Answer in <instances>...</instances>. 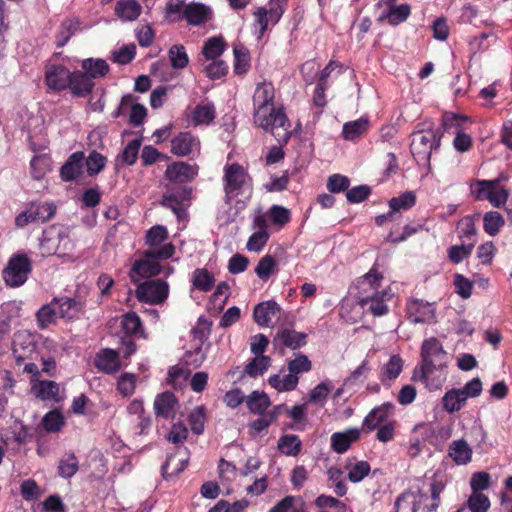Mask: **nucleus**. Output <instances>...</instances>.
I'll list each match as a JSON object with an SVG mask.
<instances>
[{
  "mask_svg": "<svg viewBox=\"0 0 512 512\" xmlns=\"http://www.w3.org/2000/svg\"><path fill=\"white\" fill-rule=\"evenodd\" d=\"M85 154L82 151L72 153L60 169V177L65 182L77 179L84 166Z\"/></svg>",
  "mask_w": 512,
  "mask_h": 512,
  "instance_id": "b1692460",
  "label": "nucleus"
},
{
  "mask_svg": "<svg viewBox=\"0 0 512 512\" xmlns=\"http://www.w3.org/2000/svg\"><path fill=\"white\" fill-rule=\"evenodd\" d=\"M213 16L212 8L200 2H191L183 9V17L192 26L204 25L210 22Z\"/></svg>",
  "mask_w": 512,
  "mask_h": 512,
  "instance_id": "aec40b11",
  "label": "nucleus"
},
{
  "mask_svg": "<svg viewBox=\"0 0 512 512\" xmlns=\"http://www.w3.org/2000/svg\"><path fill=\"white\" fill-rule=\"evenodd\" d=\"M226 43L222 36L208 38L203 45L202 54L207 60H215L225 51Z\"/></svg>",
  "mask_w": 512,
  "mask_h": 512,
  "instance_id": "a18cd8bd",
  "label": "nucleus"
},
{
  "mask_svg": "<svg viewBox=\"0 0 512 512\" xmlns=\"http://www.w3.org/2000/svg\"><path fill=\"white\" fill-rule=\"evenodd\" d=\"M467 402V398L464 396L463 391L460 389H450L442 397L443 409L449 413H455L461 410Z\"/></svg>",
  "mask_w": 512,
  "mask_h": 512,
  "instance_id": "e433bc0d",
  "label": "nucleus"
},
{
  "mask_svg": "<svg viewBox=\"0 0 512 512\" xmlns=\"http://www.w3.org/2000/svg\"><path fill=\"white\" fill-rule=\"evenodd\" d=\"M32 271V262L30 258L23 253L13 255L3 270V279L9 287H20L28 279Z\"/></svg>",
  "mask_w": 512,
  "mask_h": 512,
  "instance_id": "0eeeda50",
  "label": "nucleus"
},
{
  "mask_svg": "<svg viewBox=\"0 0 512 512\" xmlns=\"http://www.w3.org/2000/svg\"><path fill=\"white\" fill-rule=\"evenodd\" d=\"M171 152L184 157L200 153V141L190 132H181L171 141Z\"/></svg>",
  "mask_w": 512,
  "mask_h": 512,
  "instance_id": "f3484780",
  "label": "nucleus"
},
{
  "mask_svg": "<svg viewBox=\"0 0 512 512\" xmlns=\"http://www.w3.org/2000/svg\"><path fill=\"white\" fill-rule=\"evenodd\" d=\"M142 6L137 0H119L115 5L116 16L124 22H133L141 15Z\"/></svg>",
  "mask_w": 512,
  "mask_h": 512,
  "instance_id": "2f4dec72",
  "label": "nucleus"
},
{
  "mask_svg": "<svg viewBox=\"0 0 512 512\" xmlns=\"http://www.w3.org/2000/svg\"><path fill=\"white\" fill-rule=\"evenodd\" d=\"M275 89L272 83H259L253 95V110H261L274 105Z\"/></svg>",
  "mask_w": 512,
  "mask_h": 512,
  "instance_id": "7c9ffc66",
  "label": "nucleus"
},
{
  "mask_svg": "<svg viewBox=\"0 0 512 512\" xmlns=\"http://www.w3.org/2000/svg\"><path fill=\"white\" fill-rule=\"evenodd\" d=\"M395 405L391 402L382 403L379 406L374 407L363 419L362 429L363 431L371 432L378 426L384 425L393 419H390L394 415Z\"/></svg>",
  "mask_w": 512,
  "mask_h": 512,
  "instance_id": "ddd939ff",
  "label": "nucleus"
},
{
  "mask_svg": "<svg viewBox=\"0 0 512 512\" xmlns=\"http://www.w3.org/2000/svg\"><path fill=\"white\" fill-rule=\"evenodd\" d=\"M449 456L456 464L465 465L471 461L472 450L465 440H456L449 446Z\"/></svg>",
  "mask_w": 512,
  "mask_h": 512,
  "instance_id": "4c0bfd02",
  "label": "nucleus"
},
{
  "mask_svg": "<svg viewBox=\"0 0 512 512\" xmlns=\"http://www.w3.org/2000/svg\"><path fill=\"white\" fill-rule=\"evenodd\" d=\"M234 53V72L238 75L246 74L250 68L249 50L241 43L233 47Z\"/></svg>",
  "mask_w": 512,
  "mask_h": 512,
  "instance_id": "37998d69",
  "label": "nucleus"
},
{
  "mask_svg": "<svg viewBox=\"0 0 512 512\" xmlns=\"http://www.w3.org/2000/svg\"><path fill=\"white\" fill-rule=\"evenodd\" d=\"M332 381L326 380L316 385L307 395V400L311 403L323 407L327 401L329 393L333 390Z\"/></svg>",
  "mask_w": 512,
  "mask_h": 512,
  "instance_id": "49530a36",
  "label": "nucleus"
},
{
  "mask_svg": "<svg viewBox=\"0 0 512 512\" xmlns=\"http://www.w3.org/2000/svg\"><path fill=\"white\" fill-rule=\"evenodd\" d=\"M127 111H130L129 121L134 126L141 125L147 115V109L145 106L135 103L134 96L132 94H127L122 97L120 105L113 113V116L117 118L125 114Z\"/></svg>",
  "mask_w": 512,
  "mask_h": 512,
  "instance_id": "dca6fc26",
  "label": "nucleus"
},
{
  "mask_svg": "<svg viewBox=\"0 0 512 512\" xmlns=\"http://www.w3.org/2000/svg\"><path fill=\"white\" fill-rule=\"evenodd\" d=\"M71 72L62 65H50L45 72V82L47 86L56 91L68 87Z\"/></svg>",
  "mask_w": 512,
  "mask_h": 512,
  "instance_id": "4be33fe9",
  "label": "nucleus"
},
{
  "mask_svg": "<svg viewBox=\"0 0 512 512\" xmlns=\"http://www.w3.org/2000/svg\"><path fill=\"white\" fill-rule=\"evenodd\" d=\"M38 335L28 330L17 331L12 340V355L18 365L32 360L37 352Z\"/></svg>",
  "mask_w": 512,
  "mask_h": 512,
  "instance_id": "9d476101",
  "label": "nucleus"
},
{
  "mask_svg": "<svg viewBox=\"0 0 512 512\" xmlns=\"http://www.w3.org/2000/svg\"><path fill=\"white\" fill-rule=\"evenodd\" d=\"M83 72L89 75L90 79L102 78L109 72V66L103 59L88 58L82 61Z\"/></svg>",
  "mask_w": 512,
  "mask_h": 512,
  "instance_id": "58836bf2",
  "label": "nucleus"
},
{
  "mask_svg": "<svg viewBox=\"0 0 512 512\" xmlns=\"http://www.w3.org/2000/svg\"><path fill=\"white\" fill-rule=\"evenodd\" d=\"M169 60L174 69H183L189 63V57L183 45H173L169 49Z\"/></svg>",
  "mask_w": 512,
  "mask_h": 512,
  "instance_id": "bf43d9fd",
  "label": "nucleus"
},
{
  "mask_svg": "<svg viewBox=\"0 0 512 512\" xmlns=\"http://www.w3.org/2000/svg\"><path fill=\"white\" fill-rule=\"evenodd\" d=\"M271 358L266 355L255 356L245 367V372L251 377L262 375L270 366Z\"/></svg>",
  "mask_w": 512,
  "mask_h": 512,
  "instance_id": "4d7b16f0",
  "label": "nucleus"
},
{
  "mask_svg": "<svg viewBox=\"0 0 512 512\" xmlns=\"http://www.w3.org/2000/svg\"><path fill=\"white\" fill-rule=\"evenodd\" d=\"M406 311L408 318L413 323H431L435 319V307L433 303L411 299L407 302Z\"/></svg>",
  "mask_w": 512,
  "mask_h": 512,
  "instance_id": "2eb2a0df",
  "label": "nucleus"
},
{
  "mask_svg": "<svg viewBox=\"0 0 512 512\" xmlns=\"http://www.w3.org/2000/svg\"><path fill=\"white\" fill-rule=\"evenodd\" d=\"M446 366H421L420 379L430 391L442 388L446 381Z\"/></svg>",
  "mask_w": 512,
  "mask_h": 512,
  "instance_id": "393cba45",
  "label": "nucleus"
},
{
  "mask_svg": "<svg viewBox=\"0 0 512 512\" xmlns=\"http://www.w3.org/2000/svg\"><path fill=\"white\" fill-rule=\"evenodd\" d=\"M223 187L226 202H231L240 196L249 199L253 190L252 178L240 164H227L224 167Z\"/></svg>",
  "mask_w": 512,
  "mask_h": 512,
  "instance_id": "20e7f679",
  "label": "nucleus"
},
{
  "mask_svg": "<svg viewBox=\"0 0 512 512\" xmlns=\"http://www.w3.org/2000/svg\"><path fill=\"white\" fill-rule=\"evenodd\" d=\"M188 422L194 434H202L204 432L206 422V413L204 407H195L188 416Z\"/></svg>",
  "mask_w": 512,
  "mask_h": 512,
  "instance_id": "13d9d810",
  "label": "nucleus"
},
{
  "mask_svg": "<svg viewBox=\"0 0 512 512\" xmlns=\"http://www.w3.org/2000/svg\"><path fill=\"white\" fill-rule=\"evenodd\" d=\"M279 451L286 456H297L302 448L300 438L295 434H285L278 440Z\"/></svg>",
  "mask_w": 512,
  "mask_h": 512,
  "instance_id": "c03bdc74",
  "label": "nucleus"
},
{
  "mask_svg": "<svg viewBox=\"0 0 512 512\" xmlns=\"http://www.w3.org/2000/svg\"><path fill=\"white\" fill-rule=\"evenodd\" d=\"M474 247V243L468 245H453L447 250L448 259L454 263L459 264L464 259L470 256Z\"/></svg>",
  "mask_w": 512,
  "mask_h": 512,
  "instance_id": "774afa93",
  "label": "nucleus"
},
{
  "mask_svg": "<svg viewBox=\"0 0 512 512\" xmlns=\"http://www.w3.org/2000/svg\"><path fill=\"white\" fill-rule=\"evenodd\" d=\"M348 468V480L352 483L361 482L371 470L370 464L367 461L361 460L350 465Z\"/></svg>",
  "mask_w": 512,
  "mask_h": 512,
  "instance_id": "052dcab7",
  "label": "nucleus"
},
{
  "mask_svg": "<svg viewBox=\"0 0 512 512\" xmlns=\"http://www.w3.org/2000/svg\"><path fill=\"white\" fill-rule=\"evenodd\" d=\"M169 294V286L164 280H149L138 285L136 297L140 302L153 305L163 303Z\"/></svg>",
  "mask_w": 512,
  "mask_h": 512,
  "instance_id": "9b49d317",
  "label": "nucleus"
},
{
  "mask_svg": "<svg viewBox=\"0 0 512 512\" xmlns=\"http://www.w3.org/2000/svg\"><path fill=\"white\" fill-rule=\"evenodd\" d=\"M369 128V120L361 117L357 120L346 122L342 128V137L345 140L353 141L367 132Z\"/></svg>",
  "mask_w": 512,
  "mask_h": 512,
  "instance_id": "ea45409f",
  "label": "nucleus"
},
{
  "mask_svg": "<svg viewBox=\"0 0 512 512\" xmlns=\"http://www.w3.org/2000/svg\"><path fill=\"white\" fill-rule=\"evenodd\" d=\"M280 312V306L273 300L257 304L254 308L253 317L255 322L262 327H268L273 319Z\"/></svg>",
  "mask_w": 512,
  "mask_h": 512,
  "instance_id": "c85d7f7f",
  "label": "nucleus"
},
{
  "mask_svg": "<svg viewBox=\"0 0 512 512\" xmlns=\"http://www.w3.org/2000/svg\"><path fill=\"white\" fill-rule=\"evenodd\" d=\"M382 280V276L373 270H370L364 276V284H369L371 289L375 290L372 296H368L362 299V305L367 307V309L374 316H383L388 312V307L385 304V299L389 296V294L383 290L381 292L378 291L380 286V281Z\"/></svg>",
  "mask_w": 512,
  "mask_h": 512,
  "instance_id": "1a4fd4ad",
  "label": "nucleus"
},
{
  "mask_svg": "<svg viewBox=\"0 0 512 512\" xmlns=\"http://www.w3.org/2000/svg\"><path fill=\"white\" fill-rule=\"evenodd\" d=\"M106 161V158L102 154L92 151L84 160L88 175L94 176L99 174L104 169Z\"/></svg>",
  "mask_w": 512,
  "mask_h": 512,
  "instance_id": "0e129e2a",
  "label": "nucleus"
},
{
  "mask_svg": "<svg viewBox=\"0 0 512 512\" xmlns=\"http://www.w3.org/2000/svg\"><path fill=\"white\" fill-rule=\"evenodd\" d=\"M137 380L138 377L133 373H122L117 378L116 382V389L118 393L124 398L131 397L135 393Z\"/></svg>",
  "mask_w": 512,
  "mask_h": 512,
  "instance_id": "09e8293b",
  "label": "nucleus"
},
{
  "mask_svg": "<svg viewBox=\"0 0 512 512\" xmlns=\"http://www.w3.org/2000/svg\"><path fill=\"white\" fill-rule=\"evenodd\" d=\"M504 225L505 219L497 211L486 212L483 216V229L490 236H496Z\"/></svg>",
  "mask_w": 512,
  "mask_h": 512,
  "instance_id": "8fccbe9b",
  "label": "nucleus"
},
{
  "mask_svg": "<svg viewBox=\"0 0 512 512\" xmlns=\"http://www.w3.org/2000/svg\"><path fill=\"white\" fill-rule=\"evenodd\" d=\"M142 144V139H133L131 140L123 149L122 153L119 155L118 160H121L126 165H133L139 154V149Z\"/></svg>",
  "mask_w": 512,
  "mask_h": 512,
  "instance_id": "680f3d73",
  "label": "nucleus"
},
{
  "mask_svg": "<svg viewBox=\"0 0 512 512\" xmlns=\"http://www.w3.org/2000/svg\"><path fill=\"white\" fill-rule=\"evenodd\" d=\"M216 116L215 106L211 102L199 103L191 112V121L195 126L208 125Z\"/></svg>",
  "mask_w": 512,
  "mask_h": 512,
  "instance_id": "f704fd0d",
  "label": "nucleus"
},
{
  "mask_svg": "<svg viewBox=\"0 0 512 512\" xmlns=\"http://www.w3.org/2000/svg\"><path fill=\"white\" fill-rule=\"evenodd\" d=\"M153 406L157 417L173 419L178 410V400L173 393L164 392L156 396Z\"/></svg>",
  "mask_w": 512,
  "mask_h": 512,
  "instance_id": "412c9836",
  "label": "nucleus"
},
{
  "mask_svg": "<svg viewBox=\"0 0 512 512\" xmlns=\"http://www.w3.org/2000/svg\"><path fill=\"white\" fill-rule=\"evenodd\" d=\"M95 366L107 373L112 374L120 369L119 353L112 349H103L95 357Z\"/></svg>",
  "mask_w": 512,
  "mask_h": 512,
  "instance_id": "c756f323",
  "label": "nucleus"
},
{
  "mask_svg": "<svg viewBox=\"0 0 512 512\" xmlns=\"http://www.w3.org/2000/svg\"><path fill=\"white\" fill-rule=\"evenodd\" d=\"M416 204V195L413 191H406L389 200L388 206L392 213H398L411 209Z\"/></svg>",
  "mask_w": 512,
  "mask_h": 512,
  "instance_id": "de8ad7c7",
  "label": "nucleus"
},
{
  "mask_svg": "<svg viewBox=\"0 0 512 512\" xmlns=\"http://www.w3.org/2000/svg\"><path fill=\"white\" fill-rule=\"evenodd\" d=\"M248 409L254 414H262L269 407V397L264 392L253 391L246 399Z\"/></svg>",
  "mask_w": 512,
  "mask_h": 512,
  "instance_id": "603ef678",
  "label": "nucleus"
},
{
  "mask_svg": "<svg viewBox=\"0 0 512 512\" xmlns=\"http://www.w3.org/2000/svg\"><path fill=\"white\" fill-rule=\"evenodd\" d=\"M192 283L201 291H209L214 285V277L206 269H196L193 272Z\"/></svg>",
  "mask_w": 512,
  "mask_h": 512,
  "instance_id": "e2e57ef3",
  "label": "nucleus"
},
{
  "mask_svg": "<svg viewBox=\"0 0 512 512\" xmlns=\"http://www.w3.org/2000/svg\"><path fill=\"white\" fill-rule=\"evenodd\" d=\"M68 87L74 95L83 97L92 91L94 81L84 72L76 71L71 73Z\"/></svg>",
  "mask_w": 512,
  "mask_h": 512,
  "instance_id": "473e14b6",
  "label": "nucleus"
},
{
  "mask_svg": "<svg viewBox=\"0 0 512 512\" xmlns=\"http://www.w3.org/2000/svg\"><path fill=\"white\" fill-rule=\"evenodd\" d=\"M362 428L350 427L343 431L335 432L330 437V447L337 454L347 452L353 443L357 442L362 435Z\"/></svg>",
  "mask_w": 512,
  "mask_h": 512,
  "instance_id": "a211bd4d",
  "label": "nucleus"
},
{
  "mask_svg": "<svg viewBox=\"0 0 512 512\" xmlns=\"http://www.w3.org/2000/svg\"><path fill=\"white\" fill-rule=\"evenodd\" d=\"M411 14V7L409 4H399L393 11L386 15L387 21L392 26H397L408 19Z\"/></svg>",
  "mask_w": 512,
  "mask_h": 512,
  "instance_id": "338daca9",
  "label": "nucleus"
},
{
  "mask_svg": "<svg viewBox=\"0 0 512 512\" xmlns=\"http://www.w3.org/2000/svg\"><path fill=\"white\" fill-rule=\"evenodd\" d=\"M507 179V176L500 174L492 180H476L470 185L471 194L477 201L487 200L494 208H502L510 196L509 190L502 185Z\"/></svg>",
  "mask_w": 512,
  "mask_h": 512,
  "instance_id": "39448f33",
  "label": "nucleus"
},
{
  "mask_svg": "<svg viewBox=\"0 0 512 512\" xmlns=\"http://www.w3.org/2000/svg\"><path fill=\"white\" fill-rule=\"evenodd\" d=\"M29 208L36 222H46L50 220L56 212V206L52 202L30 203Z\"/></svg>",
  "mask_w": 512,
  "mask_h": 512,
  "instance_id": "3c124183",
  "label": "nucleus"
},
{
  "mask_svg": "<svg viewBox=\"0 0 512 512\" xmlns=\"http://www.w3.org/2000/svg\"><path fill=\"white\" fill-rule=\"evenodd\" d=\"M79 20L77 18H68L62 21L56 34V44L63 47L70 38L79 30Z\"/></svg>",
  "mask_w": 512,
  "mask_h": 512,
  "instance_id": "79ce46f5",
  "label": "nucleus"
},
{
  "mask_svg": "<svg viewBox=\"0 0 512 512\" xmlns=\"http://www.w3.org/2000/svg\"><path fill=\"white\" fill-rule=\"evenodd\" d=\"M262 111L255 110L253 112L254 123L257 127L273 134L275 139L280 145H285L291 135L290 122L284 113L282 107H276L275 104L267 108H262Z\"/></svg>",
  "mask_w": 512,
  "mask_h": 512,
  "instance_id": "7ed1b4c3",
  "label": "nucleus"
},
{
  "mask_svg": "<svg viewBox=\"0 0 512 512\" xmlns=\"http://www.w3.org/2000/svg\"><path fill=\"white\" fill-rule=\"evenodd\" d=\"M168 238L167 228L163 225L151 227L145 237V243L148 246V255L156 256L159 259H169L175 253V246L166 242Z\"/></svg>",
  "mask_w": 512,
  "mask_h": 512,
  "instance_id": "6e6552de",
  "label": "nucleus"
},
{
  "mask_svg": "<svg viewBox=\"0 0 512 512\" xmlns=\"http://www.w3.org/2000/svg\"><path fill=\"white\" fill-rule=\"evenodd\" d=\"M189 197V191L186 189L168 190L161 201V204L172 210L179 221H184L187 217L185 201Z\"/></svg>",
  "mask_w": 512,
  "mask_h": 512,
  "instance_id": "6ab92c4d",
  "label": "nucleus"
},
{
  "mask_svg": "<svg viewBox=\"0 0 512 512\" xmlns=\"http://www.w3.org/2000/svg\"><path fill=\"white\" fill-rule=\"evenodd\" d=\"M276 267V259L267 254L259 260L254 271L259 279L266 282L275 273Z\"/></svg>",
  "mask_w": 512,
  "mask_h": 512,
  "instance_id": "864d4df0",
  "label": "nucleus"
},
{
  "mask_svg": "<svg viewBox=\"0 0 512 512\" xmlns=\"http://www.w3.org/2000/svg\"><path fill=\"white\" fill-rule=\"evenodd\" d=\"M121 327L123 332L129 336L146 338L142 321L135 312L125 313L121 318Z\"/></svg>",
  "mask_w": 512,
  "mask_h": 512,
  "instance_id": "c9c22d12",
  "label": "nucleus"
},
{
  "mask_svg": "<svg viewBox=\"0 0 512 512\" xmlns=\"http://www.w3.org/2000/svg\"><path fill=\"white\" fill-rule=\"evenodd\" d=\"M58 312L56 310L53 300L42 306L36 313L37 326L40 329H46L49 325L53 324L56 320Z\"/></svg>",
  "mask_w": 512,
  "mask_h": 512,
  "instance_id": "5fc2aeb1",
  "label": "nucleus"
},
{
  "mask_svg": "<svg viewBox=\"0 0 512 512\" xmlns=\"http://www.w3.org/2000/svg\"><path fill=\"white\" fill-rule=\"evenodd\" d=\"M53 303L58 306V315L61 318L72 319L82 311L83 305L76 298L60 297L54 298Z\"/></svg>",
  "mask_w": 512,
  "mask_h": 512,
  "instance_id": "72a5a7b5",
  "label": "nucleus"
},
{
  "mask_svg": "<svg viewBox=\"0 0 512 512\" xmlns=\"http://www.w3.org/2000/svg\"><path fill=\"white\" fill-rule=\"evenodd\" d=\"M443 490L444 484L441 481L423 484L422 487L412 486L397 498L396 512L435 511L439 506V496Z\"/></svg>",
  "mask_w": 512,
  "mask_h": 512,
  "instance_id": "f257e3e1",
  "label": "nucleus"
},
{
  "mask_svg": "<svg viewBox=\"0 0 512 512\" xmlns=\"http://www.w3.org/2000/svg\"><path fill=\"white\" fill-rule=\"evenodd\" d=\"M267 215L271 223L278 227H283L291 219L290 211L280 205H272L267 212Z\"/></svg>",
  "mask_w": 512,
  "mask_h": 512,
  "instance_id": "69168bd1",
  "label": "nucleus"
},
{
  "mask_svg": "<svg viewBox=\"0 0 512 512\" xmlns=\"http://www.w3.org/2000/svg\"><path fill=\"white\" fill-rule=\"evenodd\" d=\"M268 383L278 392H289L297 388L299 377L290 372L284 376L274 374L268 378Z\"/></svg>",
  "mask_w": 512,
  "mask_h": 512,
  "instance_id": "a19ab883",
  "label": "nucleus"
},
{
  "mask_svg": "<svg viewBox=\"0 0 512 512\" xmlns=\"http://www.w3.org/2000/svg\"><path fill=\"white\" fill-rule=\"evenodd\" d=\"M156 256L148 255V252L144 253L143 258L136 260L130 271L131 281L134 283L139 282L143 278H150L158 275L161 272V265Z\"/></svg>",
  "mask_w": 512,
  "mask_h": 512,
  "instance_id": "4468645a",
  "label": "nucleus"
},
{
  "mask_svg": "<svg viewBox=\"0 0 512 512\" xmlns=\"http://www.w3.org/2000/svg\"><path fill=\"white\" fill-rule=\"evenodd\" d=\"M198 173L196 165H189L184 162H175L167 166L165 176L174 182H187L192 180Z\"/></svg>",
  "mask_w": 512,
  "mask_h": 512,
  "instance_id": "a878e982",
  "label": "nucleus"
},
{
  "mask_svg": "<svg viewBox=\"0 0 512 512\" xmlns=\"http://www.w3.org/2000/svg\"><path fill=\"white\" fill-rule=\"evenodd\" d=\"M40 248L43 255L67 257L72 255L75 244L67 227L51 226L43 232Z\"/></svg>",
  "mask_w": 512,
  "mask_h": 512,
  "instance_id": "423d86ee",
  "label": "nucleus"
},
{
  "mask_svg": "<svg viewBox=\"0 0 512 512\" xmlns=\"http://www.w3.org/2000/svg\"><path fill=\"white\" fill-rule=\"evenodd\" d=\"M189 453L187 448H178L176 455L167 458L162 466V473L165 478L172 477L181 473L187 466Z\"/></svg>",
  "mask_w": 512,
  "mask_h": 512,
  "instance_id": "cd10ccee",
  "label": "nucleus"
},
{
  "mask_svg": "<svg viewBox=\"0 0 512 512\" xmlns=\"http://www.w3.org/2000/svg\"><path fill=\"white\" fill-rule=\"evenodd\" d=\"M421 366H446L447 353L441 342L434 338L424 340L421 347Z\"/></svg>",
  "mask_w": 512,
  "mask_h": 512,
  "instance_id": "f8f14e48",
  "label": "nucleus"
},
{
  "mask_svg": "<svg viewBox=\"0 0 512 512\" xmlns=\"http://www.w3.org/2000/svg\"><path fill=\"white\" fill-rule=\"evenodd\" d=\"M402 368V359L398 355L391 356L389 361L383 366L381 370V381L396 379L401 373Z\"/></svg>",
  "mask_w": 512,
  "mask_h": 512,
  "instance_id": "6e6d98bb",
  "label": "nucleus"
},
{
  "mask_svg": "<svg viewBox=\"0 0 512 512\" xmlns=\"http://www.w3.org/2000/svg\"><path fill=\"white\" fill-rule=\"evenodd\" d=\"M307 335L291 329H282L278 331L273 339L275 348L298 349L306 344Z\"/></svg>",
  "mask_w": 512,
  "mask_h": 512,
  "instance_id": "5701e85b",
  "label": "nucleus"
},
{
  "mask_svg": "<svg viewBox=\"0 0 512 512\" xmlns=\"http://www.w3.org/2000/svg\"><path fill=\"white\" fill-rule=\"evenodd\" d=\"M440 138L433 121L426 120L417 125L411 135L410 150L418 164H430L432 151L440 146Z\"/></svg>",
  "mask_w": 512,
  "mask_h": 512,
  "instance_id": "f03ea898",
  "label": "nucleus"
},
{
  "mask_svg": "<svg viewBox=\"0 0 512 512\" xmlns=\"http://www.w3.org/2000/svg\"><path fill=\"white\" fill-rule=\"evenodd\" d=\"M31 393L43 401H55L61 400L60 387L55 381L50 380H39L34 381L31 386Z\"/></svg>",
  "mask_w": 512,
  "mask_h": 512,
  "instance_id": "bb28decb",
  "label": "nucleus"
}]
</instances>
